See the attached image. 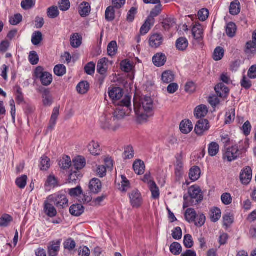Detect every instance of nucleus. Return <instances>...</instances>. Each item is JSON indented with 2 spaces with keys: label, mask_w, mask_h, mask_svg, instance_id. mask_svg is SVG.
<instances>
[{
  "label": "nucleus",
  "mask_w": 256,
  "mask_h": 256,
  "mask_svg": "<svg viewBox=\"0 0 256 256\" xmlns=\"http://www.w3.org/2000/svg\"><path fill=\"white\" fill-rule=\"evenodd\" d=\"M134 110L140 120H146L153 115V100L150 96L134 99Z\"/></svg>",
  "instance_id": "f257e3e1"
},
{
  "label": "nucleus",
  "mask_w": 256,
  "mask_h": 256,
  "mask_svg": "<svg viewBox=\"0 0 256 256\" xmlns=\"http://www.w3.org/2000/svg\"><path fill=\"white\" fill-rule=\"evenodd\" d=\"M248 148V142L246 140H240L231 146L225 148L222 158L224 160L231 162L236 160Z\"/></svg>",
  "instance_id": "f03ea898"
},
{
  "label": "nucleus",
  "mask_w": 256,
  "mask_h": 256,
  "mask_svg": "<svg viewBox=\"0 0 256 256\" xmlns=\"http://www.w3.org/2000/svg\"><path fill=\"white\" fill-rule=\"evenodd\" d=\"M188 196L184 195L183 208H186L190 206H196L203 200L202 190L199 186H193L188 189Z\"/></svg>",
  "instance_id": "7ed1b4c3"
},
{
  "label": "nucleus",
  "mask_w": 256,
  "mask_h": 256,
  "mask_svg": "<svg viewBox=\"0 0 256 256\" xmlns=\"http://www.w3.org/2000/svg\"><path fill=\"white\" fill-rule=\"evenodd\" d=\"M113 116L117 119H121L124 118L128 111L131 112V97L126 96L120 102H113Z\"/></svg>",
  "instance_id": "20e7f679"
},
{
  "label": "nucleus",
  "mask_w": 256,
  "mask_h": 256,
  "mask_svg": "<svg viewBox=\"0 0 256 256\" xmlns=\"http://www.w3.org/2000/svg\"><path fill=\"white\" fill-rule=\"evenodd\" d=\"M34 76L39 79L41 84L44 86H50L52 82V76L48 72H44L42 66L37 67L34 72Z\"/></svg>",
  "instance_id": "39448f33"
},
{
  "label": "nucleus",
  "mask_w": 256,
  "mask_h": 256,
  "mask_svg": "<svg viewBox=\"0 0 256 256\" xmlns=\"http://www.w3.org/2000/svg\"><path fill=\"white\" fill-rule=\"evenodd\" d=\"M174 162V174L177 180H180L184 172V163L182 152L177 154L176 156Z\"/></svg>",
  "instance_id": "423d86ee"
},
{
  "label": "nucleus",
  "mask_w": 256,
  "mask_h": 256,
  "mask_svg": "<svg viewBox=\"0 0 256 256\" xmlns=\"http://www.w3.org/2000/svg\"><path fill=\"white\" fill-rule=\"evenodd\" d=\"M210 128L208 121L206 119H200L198 121L194 128V132L198 136H202Z\"/></svg>",
  "instance_id": "0eeeda50"
},
{
  "label": "nucleus",
  "mask_w": 256,
  "mask_h": 256,
  "mask_svg": "<svg viewBox=\"0 0 256 256\" xmlns=\"http://www.w3.org/2000/svg\"><path fill=\"white\" fill-rule=\"evenodd\" d=\"M52 200L59 208H64L68 206V200L64 194L58 193L52 197Z\"/></svg>",
  "instance_id": "6e6552de"
},
{
  "label": "nucleus",
  "mask_w": 256,
  "mask_h": 256,
  "mask_svg": "<svg viewBox=\"0 0 256 256\" xmlns=\"http://www.w3.org/2000/svg\"><path fill=\"white\" fill-rule=\"evenodd\" d=\"M252 178V170L250 166L244 168L241 171L240 178L243 184L247 185L251 181Z\"/></svg>",
  "instance_id": "1a4fd4ad"
},
{
  "label": "nucleus",
  "mask_w": 256,
  "mask_h": 256,
  "mask_svg": "<svg viewBox=\"0 0 256 256\" xmlns=\"http://www.w3.org/2000/svg\"><path fill=\"white\" fill-rule=\"evenodd\" d=\"M245 52L248 56L256 54V30L253 32L252 41L246 43Z\"/></svg>",
  "instance_id": "9d476101"
},
{
  "label": "nucleus",
  "mask_w": 256,
  "mask_h": 256,
  "mask_svg": "<svg viewBox=\"0 0 256 256\" xmlns=\"http://www.w3.org/2000/svg\"><path fill=\"white\" fill-rule=\"evenodd\" d=\"M130 204L132 207L138 208L142 204V196L140 192L135 190L129 194Z\"/></svg>",
  "instance_id": "9b49d317"
},
{
  "label": "nucleus",
  "mask_w": 256,
  "mask_h": 256,
  "mask_svg": "<svg viewBox=\"0 0 256 256\" xmlns=\"http://www.w3.org/2000/svg\"><path fill=\"white\" fill-rule=\"evenodd\" d=\"M163 40L164 38L162 34H154L150 35L149 38L150 46L152 48H157L162 44Z\"/></svg>",
  "instance_id": "f8f14e48"
},
{
  "label": "nucleus",
  "mask_w": 256,
  "mask_h": 256,
  "mask_svg": "<svg viewBox=\"0 0 256 256\" xmlns=\"http://www.w3.org/2000/svg\"><path fill=\"white\" fill-rule=\"evenodd\" d=\"M214 90L217 96L220 98H226L229 93L228 88L223 83L218 84L215 86Z\"/></svg>",
  "instance_id": "ddd939ff"
},
{
  "label": "nucleus",
  "mask_w": 256,
  "mask_h": 256,
  "mask_svg": "<svg viewBox=\"0 0 256 256\" xmlns=\"http://www.w3.org/2000/svg\"><path fill=\"white\" fill-rule=\"evenodd\" d=\"M89 189L90 191L94 194H98L102 190V182L97 178H94L90 180L89 183Z\"/></svg>",
  "instance_id": "4468645a"
},
{
  "label": "nucleus",
  "mask_w": 256,
  "mask_h": 256,
  "mask_svg": "<svg viewBox=\"0 0 256 256\" xmlns=\"http://www.w3.org/2000/svg\"><path fill=\"white\" fill-rule=\"evenodd\" d=\"M112 116L110 113L106 112L100 118L101 128L105 130H110Z\"/></svg>",
  "instance_id": "2eb2a0df"
},
{
  "label": "nucleus",
  "mask_w": 256,
  "mask_h": 256,
  "mask_svg": "<svg viewBox=\"0 0 256 256\" xmlns=\"http://www.w3.org/2000/svg\"><path fill=\"white\" fill-rule=\"evenodd\" d=\"M44 211L45 214L50 218H54L57 214V211L54 206L48 202L44 203Z\"/></svg>",
  "instance_id": "dca6fc26"
},
{
  "label": "nucleus",
  "mask_w": 256,
  "mask_h": 256,
  "mask_svg": "<svg viewBox=\"0 0 256 256\" xmlns=\"http://www.w3.org/2000/svg\"><path fill=\"white\" fill-rule=\"evenodd\" d=\"M208 112L207 106L204 104L196 106L194 110V116L197 118H201L204 117Z\"/></svg>",
  "instance_id": "f3484780"
},
{
  "label": "nucleus",
  "mask_w": 256,
  "mask_h": 256,
  "mask_svg": "<svg viewBox=\"0 0 256 256\" xmlns=\"http://www.w3.org/2000/svg\"><path fill=\"white\" fill-rule=\"evenodd\" d=\"M91 8L89 3L83 2L78 7V13L82 17L84 18L89 15Z\"/></svg>",
  "instance_id": "a211bd4d"
},
{
  "label": "nucleus",
  "mask_w": 256,
  "mask_h": 256,
  "mask_svg": "<svg viewBox=\"0 0 256 256\" xmlns=\"http://www.w3.org/2000/svg\"><path fill=\"white\" fill-rule=\"evenodd\" d=\"M133 169L137 174H142L144 173L145 169L144 162L140 159L136 160L133 164Z\"/></svg>",
  "instance_id": "6ab92c4d"
},
{
  "label": "nucleus",
  "mask_w": 256,
  "mask_h": 256,
  "mask_svg": "<svg viewBox=\"0 0 256 256\" xmlns=\"http://www.w3.org/2000/svg\"><path fill=\"white\" fill-rule=\"evenodd\" d=\"M84 207L80 204H74L70 208V214L75 216H79L84 212Z\"/></svg>",
  "instance_id": "aec40b11"
},
{
  "label": "nucleus",
  "mask_w": 256,
  "mask_h": 256,
  "mask_svg": "<svg viewBox=\"0 0 256 256\" xmlns=\"http://www.w3.org/2000/svg\"><path fill=\"white\" fill-rule=\"evenodd\" d=\"M39 91L42 94L43 103L44 106H50L52 102V100L50 96V91L48 89L42 88Z\"/></svg>",
  "instance_id": "412c9836"
},
{
  "label": "nucleus",
  "mask_w": 256,
  "mask_h": 256,
  "mask_svg": "<svg viewBox=\"0 0 256 256\" xmlns=\"http://www.w3.org/2000/svg\"><path fill=\"white\" fill-rule=\"evenodd\" d=\"M194 38L197 40H200L203 36V28L200 24H196L192 28Z\"/></svg>",
  "instance_id": "4be33fe9"
},
{
  "label": "nucleus",
  "mask_w": 256,
  "mask_h": 256,
  "mask_svg": "<svg viewBox=\"0 0 256 256\" xmlns=\"http://www.w3.org/2000/svg\"><path fill=\"white\" fill-rule=\"evenodd\" d=\"M192 128V124L189 120H182L180 124V129L183 134H188L190 133Z\"/></svg>",
  "instance_id": "5701e85b"
},
{
  "label": "nucleus",
  "mask_w": 256,
  "mask_h": 256,
  "mask_svg": "<svg viewBox=\"0 0 256 256\" xmlns=\"http://www.w3.org/2000/svg\"><path fill=\"white\" fill-rule=\"evenodd\" d=\"M134 156V151L130 144L126 146L124 148L122 158L124 160L132 159Z\"/></svg>",
  "instance_id": "b1692460"
},
{
  "label": "nucleus",
  "mask_w": 256,
  "mask_h": 256,
  "mask_svg": "<svg viewBox=\"0 0 256 256\" xmlns=\"http://www.w3.org/2000/svg\"><path fill=\"white\" fill-rule=\"evenodd\" d=\"M59 111H60V108L59 107H55L52 111V114L50 123H49V126H48V130H52L54 129L56 122L57 118H58V116L59 115Z\"/></svg>",
  "instance_id": "393cba45"
},
{
  "label": "nucleus",
  "mask_w": 256,
  "mask_h": 256,
  "mask_svg": "<svg viewBox=\"0 0 256 256\" xmlns=\"http://www.w3.org/2000/svg\"><path fill=\"white\" fill-rule=\"evenodd\" d=\"M74 168L78 170L83 168L86 164V160L82 156H78L73 160Z\"/></svg>",
  "instance_id": "a878e982"
},
{
  "label": "nucleus",
  "mask_w": 256,
  "mask_h": 256,
  "mask_svg": "<svg viewBox=\"0 0 256 256\" xmlns=\"http://www.w3.org/2000/svg\"><path fill=\"white\" fill-rule=\"evenodd\" d=\"M90 90V84L86 80L80 82L76 86L78 92L81 94H86Z\"/></svg>",
  "instance_id": "bb28decb"
},
{
  "label": "nucleus",
  "mask_w": 256,
  "mask_h": 256,
  "mask_svg": "<svg viewBox=\"0 0 256 256\" xmlns=\"http://www.w3.org/2000/svg\"><path fill=\"white\" fill-rule=\"evenodd\" d=\"M82 37L78 33L74 34L70 36V44L73 48H78L82 44Z\"/></svg>",
  "instance_id": "cd10ccee"
},
{
  "label": "nucleus",
  "mask_w": 256,
  "mask_h": 256,
  "mask_svg": "<svg viewBox=\"0 0 256 256\" xmlns=\"http://www.w3.org/2000/svg\"><path fill=\"white\" fill-rule=\"evenodd\" d=\"M184 218L186 220L190 222H194L196 221V213L194 208H188L185 212Z\"/></svg>",
  "instance_id": "c85d7f7f"
},
{
  "label": "nucleus",
  "mask_w": 256,
  "mask_h": 256,
  "mask_svg": "<svg viewBox=\"0 0 256 256\" xmlns=\"http://www.w3.org/2000/svg\"><path fill=\"white\" fill-rule=\"evenodd\" d=\"M200 170L198 166H194L190 170L189 178L193 182L197 180L200 177Z\"/></svg>",
  "instance_id": "c756f323"
},
{
  "label": "nucleus",
  "mask_w": 256,
  "mask_h": 256,
  "mask_svg": "<svg viewBox=\"0 0 256 256\" xmlns=\"http://www.w3.org/2000/svg\"><path fill=\"white\" fill-rule=\"evenodd\" d=\"M154 22L150 18H147L144 23L142 24L140 29V33L141 34L144 35L146 34L150 30L151 27L154 26Z\"/></svg>",
  "instance_id": "7c9ffc66"
},
{
  "label": "nucleus",
  "mask_w": 256,
  "mask_h": 256,
  "mask_svg": "<svg viewBox=\"0 0 256 256\" xmlns=\"http://www.w3.org/2000/svg\"><path fill=\"white\" fill-rule=\"evenodd\" d=\"M148 187L152 192V198L155 200L158 199L160 198V190L156 182H150Z\"/></svg>",
  "instance_id": "2f4dec72"
},
{
  "label": "nucleus",
  "mask_w": 256,
  "mask_h": 256,
  "mask_svg": "<svg viewBox=\"0 0 256 256\" xmlns=\"http://www.w3.org/2000/svg\"><path fill=\"white\" fill-rule=\"evenodd\" d=\"M236 30V26L234 22L228 24L226 27V34L230 38H233L235 36Z\"/></svg>",
  "instance_id": "473e14b6"
},
{
  "label": "nucleus",
  "mask_w": 256,
  "mask_h": 256,
  "mask_svg": "<svg viewBox=\"0 0 256 256\" xmlns=\"http://www.w3.org/2000/svg\"><path fill=\"white\" fill-rule=\"evenodd\" d=\"M88 149V151L92 155L97 156L100 154V146L98 142L94 141H92L89 144Z\"/></svg>",
  "instance_id": "72a5a7b5"
},
{
  "label": "nucleus",
  "mask_w": 256,
  "mask_h": 256,
  "mask_svg": "<svg viewBox=\"0 0 256 256\" xmlns=\"http://www.w3.org/2000/svg\"><path fill=\"white\" fill-rule=\"evenodd\" d=\"M174 74L170 70L164 72L162 75V80L164 84H169L174 80Z\"/></svg>",
  "instance_id": "f704fd0d"
},
{
  "label": "nucleus",
  "mask_w": 256,
  "mask_h": 256,
  "mask_svg": "<svg viewBox=\"0 0 256 256\" xmlns=\"http://www.w3.org/2000/svg\"><path fill=\"white\" fill-rule=\"evenodd\" d=\"M219 145L216 142H212L208 145V154L211 156H216L219 152Z\"/></svg>",
  "instance_id": "c9c22d12"
},
{
  "label": "nucleus",
  "mask_w": 256,
  "mask_h": 256,
  "mask_svg": "<svg viewBox=\"0 0 256 256\" xmlns=\"http://www.w3.org/2000/svg\"><path fill=\"white\" fill-rule=\"evenodd\" d=\"M162 5L159 4L155 6L150 12V16L148 17V18H150L154 22H155L154 18L158 16L162 12Z\"/></svg>",
  "instance_id": "e433bc0d"
},
{
  "label": "nucleus",
  "mask_w": 256,
  "mask_h": 256,
  "mask_svg": "<svg viewBox=\"0 0 256 256\" xmlns=\"http://www.w3.org/2000/svg\"><path fill=\"white\" fill-rule=\"evenodd\" d=\"M188 46V41L185 38H180L176 42V48L180 50L183 51L185 50Z\"/></svg>",
  "instance_id": "4c0bfd02"
},
{
  "label": "nucleus",
  "mask_w": 256,
  "mask_h": 256,
  "mask_svg": "<svg viewBox=\"0 0 256 256\" xmlns=\"http://www.w3.org/2000/svg\"><path fill=\"white\" fill-rule=\"evenodd\" d=\"M154 64H164L166 62V58L165 54L162 53H158L152 58Z\"/></svg>",
  "instance_id": "58836bf2"
},
{
  "label": "nucleus",
  "mask_w": 256,
  "mask_h": 256,
  "mask_svg": "<svg viewBox=\"0 0 256 256\" xmlns=\"http://www.w3.org/2000/svg\"><path fill=\"white\" fill-rule=\"evenodd\" d=\"M42 40V34L40 31L34 32L32 36V42L34 46L38 45Z\"/></svg>",
  "instance_id": "ea45409f"
},
{
  "label": "nucleus",
  "mask_w": 256,
  "mask_h": 256,
  "mask_svg": "<svg viewBox=\"0 0 256 256\" xmlns=\"http://www.w3.org/2000/svg\"><path fill=\"white\" fill-rule=\"evenodd\" d=\"M72 165V162L70 157L66 156L64 157L59 162V166L63 170L69 168Z\"/></svg>",
  "instance_id": "a19ab883"
},
{
  "label": "nucleus",
  "mask_w": 256,
  "mask_h": 256,
  "mask_svg": "<svg viewBox=\"0 0 256 256\" xmlns=\"http://www.w3.org/2000/svg\"><path fill=\"white\" fill-rule=\"evenodd\" d=\"M170 252L174 255H179L182 251V248L180 244L174 242L171 244L170 248Z\"/></svg>",
  "instance_id": "79ce46f5"
},
{
  "label": "nucleus",
  "mask_w": 256,
  "mask_h": 256,
  "mask_svg": "<svg viewBox=\"0 0 256 256\" xmlns=\"http://www.w3.org/2000/svg\"><path fill=\"white\" fill-rule=\"evenodd\" d=\"M12 218L8 214H4L0 218V226L6 227L12 221Z\"/></svg>",
  "instance_id": "37998d69"
},
{
  "label": "nucleus",
  "mask_w": 256,
  "mask_h": 256,
  "mask_svg": "<svg viewBox=\"0 0 256 256\" xmlns=\"http://www.w3.org/2000/svg\"><path fill=\"white\" fill-rule=\"evenodd\" d=\"M50 159L45 156H43L41 158V161L40 164V168L42 170H46L50 167Z\"/></svg>",
  "instance_id": "c03bdc74"
},
{
  "label": "nucleus",
  "mask_w": 256,
  "mask_h": 256,
  "mask_svg": "<svg viewBox=\"0 0 256 256\" xmlns=\"http://www.w3.org/2000/svg\"><path fill=\"white\" fill-rule=\"evenodd\" d=\"M240 12V2L238 0L232 2L230 6V12L232 15H236Z\"/></svg>",
  "instance_id": "a18cd8bd"
},
{
  "label": "nucleus",
  "mask_w": 256,
  "mask_h": 256,
  "mask_svg": "<svg viewBox=\"0 0 256 256\" xmlns=\"http://www.w3.org/2000/svg\"><path fill=\"white\" fill-rule=\"evenodd\" d=\"M27 179L28 177L26 176L22 175L16 178V184L20 188H24L26 184Z\"/></svg>",
  "instance_id": "49530a36"
},
{
  "label": "nucleus",
  "mask_w": 256,
  "mask_h": 256,
  "mask_svg": "<svg viewBox=\"0 0 256 256\" xmlns=\"http://www.w3.org/2000/svg\"><path fill=\"white\" fill-rule=\"evenodd\" d=\"M54 71L57 76H62L66 73V68L64 65H56Z\"/></svg>",
  "instance_id": "de8ad7c7"
},
{
  "label": "nucleus",
  "mask_w": 256,
  "mask_h": 256,
  "mask_svg": "<svg viewBox=\"0 0 256 256\" xmlns=\"http://www.w3.org/2000/svg\"><path fill=\"white\" fill-rule=\"evenodd\" d=\"M48 16L51 18H56L59 15V11L57 6H52L49 8L47 12Z\"/></svg>",
  "instance_id": "09e8293b"
},
{
  "label": "nucleus",
  "mask_w": 256,
  "mask_h": 256,
  "mask_svg": "<svg viewBox=\"0 0 256 256\" xmlns=\"http://www.w3.org/2000/svg\"><path fill=\"white\" fill-rule=\"evenodd\" d=\"M211 212V220L214 222H217L221 217V211L218 208H214Z\"/></svg>",
  "instance_id": "8fccbe9b"
},
{
  "label": "nucleus",
  "mask_w": 256,
  "mask_h": 256,
  "mask_svg": "<svg viewBox=\"0 0 256 256\" xmlns=\"http://www.w3.org/2000/svg\"><path fill=\"white\" fill-rule=\"evenodd\" d=\"M175 24V22L173 18H166L162 22L163 28L165 30H169Z\"/></svg>",
  "instance_id": "3c124183"
},
{
  "label": "nucleus",
  "mask_w": 256,
  "mask_h": 256,
  "mask_svg": "<svg viewBox=\"0 0 256 256\" xmlns=\"http://www.w3.org/2000/svg\"><path fill=\"white\" fill-rule=\"evenodd\" d=\"M206 220V216L204 214H201L198 215L196 214V221L194 222L196 226L198 227H201L205 224Z\"/></svg>",
  "instance_id": "603ef678"
},
{
  "label": "nucleus",
  "mask_w": 256,
  "mask_h": 256,
  "mask_svg": "<svg viewBox=\"0 0 256 256\" xmlns=\"http://www.w3.org/2000/svg\"><path fill=\"white\" fill-rule=\"evenodd\" d=\"M124 94L123 90L120 88H113V102L120 100Z\"/></svg>",
  "instance_id": "864d4df0"
},
{
  "label": "nucleus",
  "mask_w": 256,
  "mask_h": 256,
  "mask_svg": "<svg viewBox=\"0 0 256 256\" xmlns=\"http://www.w3.org/2000/svg\"><path fill=\"white\" fill-rule=\"evenodd\" d=\"M64 246L65 249L72 250L76 248V244L74 240L70 238L64 242Z\"/></svg>",
  "instance_id": "5fc2aeb1"
},
{
  "label": "nucleus",
  "mask_w": 256,
  "mask_h": 256,
  "mask_svg": "<svg viewBox=\"0 0 256 256\" xmlns=\"http://www.w3.org/2000/svg\"><path fill=\"white\" fill-rule=\"evenodd\" d=\"M240 85L244 88L248 90L252 87V82L246 76H244L240 81Z\"/></svg>",
  "instance_id": "6e6d98bb"
},
{
  "label": "nucleus",
  "mask_w": 256,
  "mask_h": 256,
  "mask_svg": "<svg viewBox=\"0 0 256 256\" xmlns=\"http://www.w3.org/2000/svg\"><path fill=\"white\" fill-rule=\"evenodd\" d=\"M184 244L186 248H191L194 246V242L190 234H186L184 238Z\"/></svg>",
  "instance_id": "4d7b16f0"
},
{
  "label": "nucleus",
  "mask_w": 256,
  "mask_h": 256,
  "mask_svg": "<svg viewBox=\"0 0 256 256\" xmlns=\"http://www.w3.org/2000/svg\"><path fill=\"white\" fill-rule=\"evenodd\" d=\"M224 50L220 48H216L214 53L213 58L215 60H219L222 58L224 56Z\"/></svg>",
  "instance_id": "13d9d810"
},
{
  "label": "nucleus",
  "mask_w": 256,
  "mask_h": 256,
  "mask_svg": "<svg viewBox=\"0 0 256 256\" xmlns=\"http://www.w3.org/2000/svg\"><path fill=\"white\" fill-rule=\"evenodd\" d=\"M78 201L80 202L86 204L90 202L92 200V197L90 193L82 194L79 196Z\"/></svg>",
  "instance_id": "bf43d9fd"
},
{
  "label": "nucleus",
  "mask_w": 256,
  "mask_h": 256,
  "mask_svg": "<svg viewBox=\"0 0 256 256\" xmlns=\"http://www.w3.org/2000/svg\"><path fill=\"white\" fill-rule=\"evenodd\" d=\"M209 16V12L206 8H202L198 12V17L200 21L204 22Z\"/></svg>",
  "instance_id": "052dcab7"
},
{
  "label": "nucleus",
  "mask_w": 256,
  "mask_h": 256,
  "mask_svg": "<svg viewBox=\"0 0 256 256\" xmlns=\"http://www.w3.org/2000/svg\"><path fill=\"white\" fill-rule=\"evenodd\" d=\"M96 175L100 178H103L106 174V168L104 166H98L95 170Z\"/></svg>",
  "instance_id": "680f3d73"
},
{
  "label": "nucleus",
  "mask_w": 256,
  "mask_h": 256,
  "mask_svg": "<svg viewBox=\"0 0 256 256\" xmlns=\"http://www.w3.org/2000/svg\"><path fill=\"white\" fill-rule=\"evenodd\" d=\"M46 185L54 187L58 186L56 178L54 176H49L47 178Z\"/></svg>",
  "instance_id": "e2e57ef3"
},
{
  "label": "nucleus",
  "mask_w": 256,
  "mask_h": 256,
  "mask_svg": "<svg viewBox=\"0 0 256 256\" xmlns=\"http://www.w3.org/2000/svg\"><path fill=\"white\" fill-rule=\"evenodd\" d=\"M137 12V8L134 7H132L130 10L128 11L127 16L126 20L129 22H132L134 19L135 15Z\"/></svg>",
  "instance_id": "0e129e2a"
},
{
  "label": "nucleus",
  "mask_w": 256,
  "mask_h": 256,
  "mask_svg": "<svg viewBox=\"0 0 256 256\" xmlns=\"http://www.w3.org/2000/svg\"><path fill=\"white\" fill-rule=\"evenodd\" d=\"M22 16L20 14H15L10 19V22L13 26L18 24L22 20Z\"/></svg>",
  "instance_id": "69168bd1"
},
{
  "label": "nucleus",
  "mask_w": 256,
  "mask_h": 256,
  "mask_svg": "<svg viewBox=\"0 0 256 256\" xmlns=\"http://www.w3.org/2000/svg\"><path fill=\"white\" fill-rule=\"evenodd\" d=\"M82 190L80 186H78L76 188L69 190V194L71 196L76 197L79 196L82 194Z\"/></svg>",
  "instance_id": "338daca9"
},
{
  "label": "nucleus",
  "mask_w": 256,
  "mask_h": 256,
  "mask_svg": "<svg viewBox=\"0 0 256 256\" xmlns=\"http://www.w3.org/2000/svg\"><path fill=\"white\" fill-rule=\"evenodd\" d=\"M82 176V174L78 172L74 171L72 172L69 175L68 181L69 182H75L78 179Z\"/></svg>",
  "instance_id": "774afa93"
}]
</instances>
